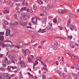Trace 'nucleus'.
Segmentation results:
<instances>
[{
	"label": "nucleus",
	"mask_w": 79,
	"mask_h": 79,
	"mask_svg": "<svg viewBox=\"0 0 79 79\" xmlns=\"http://www.w3.org/2000/svg\"><path fill=\"white\" fill-rule=\"evenodd\" d=\"M4 9L5 10L4 11V13H10L9 11H7L8 10V8L6 7Z\"/></svg>",
	"instance_id": "nucleus-11"
},
{
	"label": "nucleus",
	"mask_w": 79,
	"mask_h": 79,
	"mask_svg": "<svg viewBox=\"0 0 79 79\" xmlns=\"http://www.w3.org/2000/svg\"><path fill=\"white\" fill-rule=\"evenodd\" d=\"M53 47V49L54 50H57V48L56 46H55L54 45Z\"/></svg>",
	"instance_id": "nucleus-34"
},
{
	"label": "nucleus",
	"mask_w": 79,
	"mask_h": 79,
	"mask_svg": "<svg viewBox=\"0 0 79 79\" xmlns=\"http://www.w3.org/2000/svg\"><path fill=\"white\" fill-rule=\"evenodd\" d=\"M57 21V20H56V19H54V20L53 21V22L54 23H56Z\"/></svg>",
	"instance_id": "nucleus-37"
},
{
	"label": "nucleus",
	"mask_w": 79,
	"mask_h": 79,
	"mask_svg": "<svg viewBox=\"0 0 79 79\" xmlns=\"http://www.w3.org/2000/svg\"><path fill=\"white\" fill-rule=\"evenodd\" d=\"M21 26H23L24 27H27V22H26V23L25 22H20V23Z\"/></svg>",
	"instance_id": "nucleus-4"
},
{
	"label": "nucleus",
	"mask_w": 79,
	"mask_h": 79,
	"mask_svg": "<svg viewBox=\"0 0 79 79\" xmlns=\"http://www.w3.org/2000/svg\"><path fill=\"white\" fill-rule=\"evenodd\" d=\"M34 76H33V75H31L30 74V75H29V77H33Z\"/></svg>",
	"instance_id": "nucleus-56"
},
{
	"label": "nucleus",
	"mask_w": 79,
	"mask_h": 79,
	"mask_svg": "<svg viewBox=\"0 0 79 79\" xmlns=\"http://www.w3.org/2000/svg\"><path fill=\"white\" fill-rule=\"evenodd\" d=\"M46 27L47 29H50V30H53V28L52 27V23L48 24L46 26Z\"/></svg>",
	"instance_id": "nucleus-3"
},
{
	"label": "nucleus",
	"mask_w": 79,
	"mask_h": 79,
	"mask_svg": "<svg viewBox=\"0 0 79 79\" xmlns=\"http://www.w3.org/2000/svg\"><path fill=\"white\" fill-rule=\"evenodd\" d=\"M40 61L41 63L44 66V67H47V66L45 64L43 63L42 62V61H40Z\"/></svg>",
	"instance_id": "nucleus-24"
},
{
	"label": "nucleus",
	"mask_w": 79,
	"mask_h": 79,
	"mask_svg": "<svg viewBox=\"0 0 79 79\" xmlns=\"http://www.w3.org/2000/svg\"><path fill=\"white\" fill-rule=\"evenodd\" d=\"M69 45L70 47L72 48H74V43H73V42L70 41V42Z\"/></svg>",
	"instance_id": "nucleus-6"
},
{
	"label": "nucleus",
	"mask_w": 79,
	"mask_h": 79,
	"mask_svg": "<svg viewBox=\"0 0 79 79\" xmlns=\"http://www.w3.org/2000/svg\"><path fill=\"white\" fill-rule=\"evenodd\" d=\"M58 14H60V15H63V13L61 12H60L59 11L58 12Z\"/></svg>",
	"instance_id": "nucleus-43"
},
{
	"label": "nucleus",
	"mask_w": 79,
	"mask_h": 79,
	"mask_svg": "<svg viewBox=\"0 0 79 79\" xmlns=\"http://www.w3.org/2000/svg\"><path fill=\"white\" fill-rule=\"evenodd\" d=\"M46 41V40H45L44 41H42L41 43V44H43L44 43V42H45Z\"/></svg>",
	"instance_id": "nucleus-53"
},
{
	"label": "nucleus",
	"mask_w": 79,
	"mask_h": 79,
	"mask_svg": "<svg viewBox=\"0 0 79 79\" xmlns=\"http://www.w3.org/2000/svg\"><path fill=\"white\" fill-rule=\"evenodd\" d=\"M31 21L32 23L34 24H37V19L35 17H33L31 19Z\"/></svg>",
	"instance_id": "nucleus-2"
},
{
	"label": "nucleus",
	"mask_w": 79,
	"mask_h": 79,
	"mask_svg": "<svg viewBox=\"0 0 79 79\" xmlns=\"http://www.w3.org/2000/svg\"><path fill=\"white\" fill-rule=\"evenodd\" d=\"M6 4H7V5H12V2L10 1H8L6 2Z\"/></svg>",
	"instance_id": "nucleus-10"
},
{
	"label": "nucleus",
	"mask_w": 79,
	"mask_h": 79,
	"mask_svg": "<svg viewBox=\"0 0 79 79\" xmlns=\"http://www.w3.org/2000/svg\"><path fill=\"white\" fill-rule=\"evenodd\" d=\"M54 6L55 4H54V5H53L52 6V4H50L48 6V9H50V8H53V7Z\"/></svg>",
	"instance_id": "nucleus-12"
},
{
	"label": "nucleus",
	"mask_w": 79,
	"mask_h": 79,
	"mask_svg": "<svg viewBox=\"0 0 79 79\" xmlns=\"http://www.w3.org/2000/svg\"><path fill=\"white\" fill-rule=\"evenodd\" d=\"M66 53L67 54L69 55V56H71V57H72V54L71 53H69V52H66Z\"/></svg>",
	"instance_id": "nucleus-25"
},
{
	"label": "nucleus",
	"mask_w": 79,
	"mask_h": 79,
	"mask_svg": "<svg viewBox=\"0 0 79 79\" xmlns=\"http://www.w3.org/2000/svg\"><path fill=\"white\" fill-rule=\"evenodd\" d=\"M56 65H58L59 64V62L58 61H56Z\"/></svg>",
	"instance_id": "nucleus-52"
},
{
	"label": "nucleus",
	"mask_w": 79,
	"mask_h": 79,
	"mask_svg": "<svg viewBox=\"0 0 79 79\" xmlns=\"http://www.w3.org/2000/svg\"><path fill=\"white\" fill-rule=\"evenodd\" d=\"M46 30V29H45L42 30V29H41V28H40L39 29V30L38 31V32H40L41 31H45Z\"/></svg>",
	"instance_id": "nucleus-27"
},
{
	"label": "nucleus",
	"mask_w": 79,
	"mask_h": 79,
	"mask_svg": "<svg viewBox=\"0 0 79 79\" xmlns=\"http://www.w3.org/2000/svg\"><path fill=\"white\" fill-rule=\"evenodd\" d=\"M4 23L5 25H8V22H7L6 21H4Z\"/></svg>",
	"instance_id": "nucleus-39"
},
{
	"label": "nucleus",
	"mask_w": 79,
	"mask_h": 79,
	"mask_svg": "<svg viewBox=\"0 0 79 79\" xmlns=\"http://www.w3.org/2000/svg\"><path fill=\"white\" fill-rule=\"evenodd\" d=\"M10 33H7L6 32V36H8V35H10Z\"/></svg>",
	"instance_id": "nucleus-40"
},
{
	"label": "nucleus",
	"mask_w": 79,
	"mask_h": 79,
	"mask_svg": "<svg viewBox=\"0 0 79 79\" xmlns=\"http://www.w3.org/2000/svg\"><path fill=\"white\" fill-rule=\"evenodd\" d=\"M43 11H45L46 10V7H43Z\"/></svg>",
	"instance_id": "nucleus-51"
},
{
	"label": "nucleus",
	"mask_w": 79,
	"mask_h": 79,
	"mask_svg": "<svg viewBox=\"0 0 79 79\" xmlns=\"http://www.w3.org/2000/svg\"><path fill=\"white\" fill-rule=\"evenodd\" d=\"M64 78L66 79H69V77L68 76H65Z\"/></svg>",
	"instance_id": "nucleus-58"
},
{
	"label": "nucleus",
	"mask_w": 79,
	"mask_h": 79,
	"mask_svg": "<svg viewBox=\"0 0 79 79\" xmlns=\"http://www.w3.org/2000/svg\"><path fill=\"white\" fill-rule=\"evenodd\" d=\"M20 64H22L21 67H26V65H25V62L24 61H20Z\"/></svg>",
	"instance_id": "nucleus-8"
},
{
	"label": "nucleus",
	"mask_w": 79,
	"mask_h": 79,
	"mask_svg": "<svg viewBox=\"0 0 79 79\" xmlns=\"http://www.w3.org/2000/svg\"><path fill=\"white\" fill-rule=\"evenodd\" d=\"M10 44H6V47H10Z\"/></svg>",
	"instance_id": "nucleus-46"
},
{
	"label": "nucleus",
	"mask_w": 79,
	"mask_h": 79,
	"mask_svg": "<svg viewBox=\"0 0 79 79\" xmlns=\"http://www.w3.org/2000/svg\"><path fill=\"white\" fill-rule=\"evenodd\" d=\"M60 39H62L63 40H65V39H66V38H60Z\"/></svg>",
	"instance_id": "nucleus-61"
},
{
	"label": "nucleus",
	"mask_w": 79,
	"mask_h": 79,
	"mask_svg": "<svg viewBox=\"0 0 79 79\" xmlns=\"http://www.w3.org/2000/svg\"><path fill=\"white\" fill-rule=\"evenodd\" d=\"M27 10V8L26 7H23L20 10V11H24V10H25V11H26Z\"/></svg>",
	"instance_id": "nucleus-15"
},
{
	"label": "nucleus",
	"mask_w": 79,
	"mask_h": 79,
	"mask_svg": "<svg viewBox=\"0 0 79 79\" xmlns=\"http://www.w3.org/2000/svg\"><path fill=\"white\" fill-rule=\"evenodd\" d=\"M19 45L20 47H23V43L22 41H20L19 42Z\"/></svg>",
	"instance_id": "nucleus-18"
},
{
	"label": "nucleus",
	"mask_w": 79,
	"mask_h": 79,
	"mask_svg": "<svg viewBox=\"0 0 79 79\" xmlns=\"http://www.w3.org/2000/svg\"><path fill=\"white\" fill-rule=\"evenodd\" d=\"M59 27H60V30L63 29V27H60V26H59Z\"/></svg>",
	"instance_id": "nucleus-59"
},
{
	"label": "nucleus",
	"mask_w": 79,
	"mask_h": 79,
	"mask_svg": "<svg viewBox=\"0 0 79 79\" xmlns=\"http://www.w3.org/2000/svg\"><path fill=\"white\" fill-rule=\"evenodd\" d=\"M23 16L26 19H28V18L30 16V14L29 13H28L27 14H26L25 13L23 14Z\"/></svg>",
	"instance_id": "nucleus-5"
},
{
	"label": "nucleus",
	"mask_w": 79,
	"mask_h": 79,
	"mask_svg": "<svg viewBox=\"0 0 79 79\" xmlns=\"http://www.w3.org/2000/svg\"><path fill=\"white\" fill-rule=\"evenodd\" d=\"M57 73H58V74H59L60 77H62V76H61V73H60V71H59V70H57Z\"/></svg>",
	"instance_id": "nucleus-20"
},
{
	"label": "nucleus",
	"mask_w": 79,
	"mask_h": 79,
	"mask_svg": "<svg viewBox=\"0 0 79 79\" xmlns=\"http://www.w3.org/2000/svg\"><path fill=\"white\" fill-rule=\"evenodd\" d=\"M51 60V59L50 58H48L45 60V62H50Z\"/></svg>",
	"instance_id": "nucleus-22"
},
{
	"label": "nucleus",
	"mask_w": 79,
	"mask_h": 79,
	"mask_svg": "<svg viewBox=\"0 0 79 79\" xmlns=\"http://www.w3.org/2000/svg\"><path fill=\"white\" fill-rule=\"evenodd\" d=\"M70 68L72 69H75V68L74 66H71Z\"/></svg>",
	"instance_id": "nucleus-54"
},
{
	"label": "nucleus",
	"mask_w": 79,
	"mask_h": 79,
	"mask_svg": "<svg viewBox=\"0 0 79 79\" xmlns=\"http://www.w3.org/2000/svg\"><path fill=\"white\" fill-rule=\"evenodd\" d=\"M16 67H15V68L13 66H12L11 68H12V69H16Z\"/></svg>",
	"instance_id": "nucleus-57"
},
{
	"label": "nucleus",
	"mask_w": 79,
	"mask_h": 79,
	"mask_svg": "<svg viewBox=\"0 0 79 79\" xmlns=\"http://www.w3.org/2000/svg\"><path fill=\"white\" fill-rule=\"evenodd\" d=\"M43 69H45L46 71H48V70H47V68L46 67H43Z\"/></svg>",
	"instance_id": "nucleus-55"
},
{
	"label": "nucleus",
	"mask_w": 79,
	"mask_h": 79,
	"mask_svg": "<svg viewBox=\"0 0 79 79\" xmlns=\"http://www.w3.org/2000/svg\"><path fill=\"white\" fill-rule=\"evenodd\" d=\"M9 26L10 27H12V28H14L15 27V25L14 23H10L9 24Z\"/></svg>",
	"instance_id": "nucleus-14"
},
{
	"label": "nucleus",
	"mask_w": 79,
	"mask_h": 79,
	"mask_svg": "<svg viewBox=\"0 0 79 79\" xmlns=\"http://www.w3.org/2000/svg\"><path fill=\"white\" fill-rule=\"evenodd\" d=\"M8 57L10 58V59H14V57L11 56L10 54H9L8 55Z\"/></svg>",
	"instance_id": "nucleus-16"
},
{
	"label": "nucleus",
	"mask_w": 79,
	"mask_h": 79,
	"mask_svg": "<svg viewBox=\"0 0 79 79\" xmlns=\"http://www.w3.org/2000/svg\"><path fill=\"white\" fill-rule=\"evenodd\" d=\"M70 20H71V19H69L68 21V23H67V25L68 26H69V24L71 23V21H70Z\"/></svg>",
	"instance_id": "nucleus-31"
},
{
	"label": "nucleus",
	"mask_w": 79,
	"mask_h": 79,
	"mask_svg": "<svg viewBox=\"0 0 79 79\" xmlns=\"http://www.w3.org/2000/svg\"><path fill=\"white\" fill-rule=\"evenodd\" d=\"M0 71H2V72H3L5 71V69H4L2 68H0Z\"/></svg>",
	"instance_id": "nucleus-29"
},
{
	"label": "nucleus",
	"mask_w": 79,
	"mask_h": 79,
	"mask_svg": "<svg viewBox=\"0 0 79 79\" xmlns=\"http://www.w3.org/2000/svg\"><path fill=\"white\" fill-rule=\"evenodd\" d=\"M36 63H33V69H34L35 68V66H36Z\"/></svg>",
	"instance_id": "nucleus-47"
},
{
	"label": "nucleus",
	"mask_w": 79,
	"mask_h": 79,
	"mask_svg": "<svg viewBox=\"0 0 79 79\" xmlns=\"http://www.w3.org/2000/svg\"><path fill=\"white\" fill-rule=\"evenodd\" d=\"M77 64L78 66H79V62H77Z\"/></svg>",
	"instance_id": "nucleus-64"
},
{
	"label": "nucleus",
	"mask_w": 79,
	"mask_h": 79,
	"mask_svg": "<svg viewBox=\"0 0 79 79\" xmlns=\"http://www.w3.org/2000/svg\"><path fill=\"white\" fill-rule=\"evenodd\" d=\"M6 32H7V33H9V34H10V32H11V31L10 30H9V29H7L6 30Z\"/></svg>",
	"instance_id": "nucleus-23"
},
{
	"label": "nucleus",
	"mask_w": 79,
	"mask_h": 79,
	"mask_svg": "<svg viewBox=\"0 0 79 79\" xmlns=\"http://www.w3.org/2000/svg\"><path fill=\"white\" fill-rule=\"evenodd\" d=\"M21 73H22L21 72H19V73H20L19 76H21L20 77V79H23V77H21V76H22V74H21Z\"/></svg>",
	"instance_id": "nucleus-28"
},
{
	"label": "nucleus",
	"mask_w": 79,
	"mask_h": 79,
	"mask_svg": "<svg viewBox=\"0 0 79 79\" xmlns=\"http://www.w3.org/2000/svg\"><path fill=\"white\" fill-rule=\"evenodd\" d=\"M26 3L25 2V1L24 0V1H23V2L22 3V5H23V6H24L25 5V3Z\"/></svg>",
	"instance_id": "nucleus-38"
},
{
	"label": "nucleus",
	"mask_w": 79,
	"mask_h": 79,
	"mask_svg": "<svg viewBox=\"0 0 79 79\" xmlns=\"http://www.w3.org/2000/svg\"><path fill=\"white\" fill-rule=\"evenodd\" d=\"M3 75H6V77H8L9 76V75L7 73H5L3 74Z\"/></svg>",
	"instance_id": "nucleus-33"
},
{
	"label": "nucleus",
	"mask_w": 79,
	"mask_h": 79,
	"mask_svg": "<svg viewBox=\"0 0 79 79\" xmlns=\"http://www.w3.org/2000/svg\"><path fill=\"white\" fill-rule=\"evenodd\" d=\"M74 26L72 25V24H70L69 26V27L70 28V29H71V30H73L74 29Z\"/></svg>",
	"instance_id": "nucleus-13"
},
{
	"label": "nucleus",
	"mask_w": 79,
	"mask_h": 79,
	"mask_svg": "<svg viewBox=\"0 0 79 79\" xmlns=\"http://www.w3.org/2000/svg\"><path fill=\"white\" fill-rule=\"evenodd\" d=\"M33 69L34 71H37V69H39V67H35V69L34 68Z\"/></svg>",
	"instance_id": "nucleus-41"
},
{
	"label": "nucleus",
	"mask_w": 79,
	"mask_h": 79,
	"mask_svg": "<svg viewBox=\"0 0 79 79\" xmlns=\"http://www.w3.org/2000/svg\"><path fill=\"white\" fill-rule=\"evenodd\" d=\"M69 4H71V3H72V1H71V0H69Z\"/></svg>",
	"instance_id": "nucleus-62"
},
{
	"label": "nucleus",
	"mask_w": 79,
	"mask_h": 79,
	"mask_svg": "<svg viewBox=\"0 0 79 79\" xmlns=\"http://www.w3.org/2000/svg\"><path fill=\"white\" fill-rule=\"evenodd\" d=\"M33 32L34 34H36L37 33V32L35 30H34L33 31Z\"/></svg>",
	"instance_id": "nucleus-60"
},
{
	"label": "nucleus",
	"mask_w": 79,
	"mask_h": 79,
	"mask_svg": "<svg viewBox=\"0 0 79 79\" xmlns=\"http://www.w3.org/2000/svg\"><path fill=\"white\" fill-rule=\"evenodd\" d=\"M0 46L3 48L4 47H6V44H5L1 41L0 42Z\"/></svg>",
	"instance_id": "nucleus-7"
},
{
	"label": "nucleus",
	"mask_w": 79,
	"mask_h": 79,
	"mask_svg": "<svg viewBox=\"0 0 79 79\" xmlns=\"http://www.w3.org/2000/svg\"><path fill=\"white\" fill-rule=\"evenodd\" d=\"M54 47V45H52V44L49 45V47H50V48H52V47Z\"/></svg>",
	"instance_id": "nucleus-44"
},
{
	"label": "nucleus",
	"mask_w": 79,
	"mask_h": 79,
	"mask_svg": "<svg viewBox=\"0 0 79 79\" xmlns=\"http://www.w3.org/2000/svg\"><path fill=\"white\" fill-rule=\"evenodd\" d=\"M69 16L70 18H72L74 16V14L72 13H69Z\"/></svg>",
	"instance_id": "nucleus-17"
},
{
	"label": "nucleus",
	"mask_w": 79,
	"mask_h": 79,
	"mask_svg": "<svg viewBox=\"0 0 79 79\" xmlns=\"http://www.w3.org/2000/svg\"><path fill=\"white\" fill-rule=\"evenodd\" d=\"M22 52L23 53L25 56H27L28 54V53H29L31 54V52H30V51H29L28 49H26L25 50H22Z\"/></svg>",
	"instance_id": "nucleus-1"
},
{
	"label": "nucleus",
	"mask_w": 79,
	"mask_h": 79,
	"mask_svg": "<svg viewBox=\"0 0 79 79\" xmlns=\"http://www.w3.org/2000/svg\"><path fill=\"white\" fill-rule=\"evenodd\" d=\"M52 2L53 3H55V2H56V0H52Z\"/></svg>",
	"instance_id": "nucleus-49"
},
{
	"label": "nucleus",
	"mask_w": 79,
	"mask_h": 79,
	"mask_svg": "<svg viewBox=\"0 0 79 79\" xmlns=\"http://www.w3.org/2000/svg\"><path fill=\"white\" fill-rule=\"evenodd\" d=\"M68 38H69V39L71 40V39H72V38H73V36L71 35L70 36H69Z\"/></svg>",
	"instance_id": "nucleus-32"
},
{
	"label": "nucleus",
	"mask_w": 79,
	"mask_h": 79,
	"mask_svg": "<svg viewBox=\"0 0 79 79\" xmlns=\"http://www.w3.org/2000/svg\"><path fill=\"white\" fill-rule=\"evenodd\" d=\"M5 62L6 63L7 62V61H8V59L7 58V57H6L5 59Z\"/></svg>",
	"instance_id": "nucleus-36"
},
{
	"label": "nucleus",
	"mask_w": 79,
	"mask_h": 79,
	"mask_svg": "<svg viewBox=\"0 0 79 79\" xmlns=\"http://www.w3.org/2000/svg\"><path fill=\"white\" fill-rule=\"evenodd\" d=\"M5 33H4V32H0V35H3Z\"/></svg>",
	"instance_id": "nucleus-45"
},
{
	"label": "nucleus",
	"mask_w": 79,
	"mask_h": 79,
	"mask_svg": "<svg viewBox=\"0 0 79 79\" xmlns=\"http://www.w3.org/2000/svg\"><path fill=\"white\" fill-rule=\"evenodd\" d=\"M42 78L43 79H45L46 78V77L44 75H43L42 77Z\"/></svg>",
	"instance_id": "nucleus-48"
},
{
	"label": "nucleus",
	"mask_w": 79,
	"mask_h": 79,
	"mask_svg": "<svg viewBox=\"0 0 79 79\" xmlns=\"http://www.w3.org/2000/svg\"><path fill=\"white\" fill-rule=\"evenodd\" d=\"M61 22V19H58V23H60Z\"/></svg>",
	"instance_id": "nucleus-63"
},
{
	"label": "nucleus",
	"mask_w": 79,
	"mask_h": 79,
	"mask_svg": "<svg viewBox=\"0 0 79 79\" xmlns=\"http://www.w3.org/2000/svg\"><path fill=\"white\" fill-rule=\"evenodd\" d=\"M19 19L20 21H23L24 20V18L22 16L20 17Z\"/></svg>",
	"instance_id": "nucleus-21"
},
{
	"label": "nucleus",
	"mask_w": 79,
	"mask_h": 79,
	"mask_svg": "<svg viewBox=\"0 0 79 79\" xmlns=\"http://www.w3.org/2000/svg\"><path fill=\"white\" fill-rule=\"evenodd\" d=\"M6 64H10L11 63V61H8L7 62H6Z\"/></svg>",
	"instance_id": "nucleus-42"
},
{
	"label": "nucleus",
	"mask_w": 79,
	"mask_h": 79,
	"mask_svg": "<svg viewBox=\"0 0 79 79\" xmlns=\"http://www.w3.org/2000/svg\"><path fill=\"white\" fill-rule=\"evenodd\" d=\"M47 17H44V19L43 20L42 23L43 24H45L47 23Z\"/></svg>",
	"instance_id": "nucleus-9"
},
{
	"label": "nucleus",
	"mask_w": 79,
	"mask_h": 79,
	"mask_svg": "<svg viewBox=\"0 0 79 79\" xmlns=\"http://www.w3.org/2000/svg\"><path fill=\"white\" fill-rule=\"evenodd\" d=\"M18 24V23L17 22H16L14 23V24L15 25H16V26H17Z\"/></svg>",
	"instance_id": "nucleus-50"
},
{
	"label": "nucleus",
	"mask_w": 79,
	"mask_h": 79,
	"mask_svg": "<svg viewBox=\"0 0 79 79\" xmlns=\"http://www.w3.org/2000/svg\"><path fill=\"white\" fill-rule=\"evenodd\" d=\"M0 40H4V36H0Z\"/></svg>",
	"instance_id": "nucleus-26"
},
{
	"label": "nucleus",
	"mask_w": 79,
	"mask_h": 79,
	"mask_svg": "<svg viewBox=\"0 0 79 79\" xmlns=\"http://www.w3.org/2000/svg\"><path fill=\"white\" fill-rule=\"evenodd\" d=\"M38 2L39 4H43V2H42V1H40V0H38Z\"/></svg>",
	"instance_id": "nucleus-30"
},
{
	"label": "nucleus",
	"mask_w": 79,
	"mask_h": 79,
	"mask_svg": "<svg viewBox=\"0 0 79 79\" xmlns=\"http://www.w3.org/2000/svg\"><path fill=\"white\" fill-rule=\"evenodd\" d=\"M36 59L37 60H38V61H40L41 60H42V57H36Z\"/></svg>",
	"instance_id": "nucleus-19"
},
{
	"label": "nucleus",
	"mask_w": 79,
	"mask_h": 79,
	"mask_svg": "<svg viewBox=\"0 0 79 79\" xmlns=\"http://www.w3.org/2000/svg\"><path fill=\"white\" fill-rule=\"evenodd\" d=\"M73 57L76 58H77V59H78H78H79V58H78V57H77V56L74 55H73V54H72V57H73Z\"/></svg>",
	"instance_id": "nucleus-35"
}]
</instances>
